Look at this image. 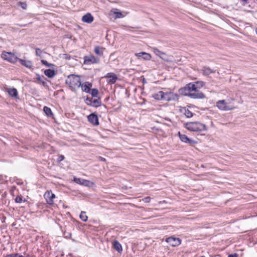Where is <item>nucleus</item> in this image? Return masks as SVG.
<instances>
[{
    "label": "nucleus",
    "instance_id": "2f4dec72",
    "mask_svg": "<svg viewBox=\"0 0 257 257\" xmlns=\"http://www.w3.org/2000/svg\"><path fill=\"white\" fill-rule=\"evenodd\" d=\"M5 257H23L22 255H21L20 253H12L10 254H7Z\"/></svg>",
    "mask_w": 257,
    "mask_h": 257
},
{
    "label": "nucleus",
    "instance_id": "1a4fd4ad",
    "mask_svg": "<svg viewBox=\"0 0 257 257\" xmlns=\"http://www.w3.org/2000/svg\"><path fill=\"white\" fill-rule=\"evenodd\" d=\"M179 96L177 94L172 92H164V100L171 101L178 100Z\"/></svg>",
    "mask_w": 257,
    "mask_h": 257
},
{
    "label": "nucleus",
    "instance_id": "393cba45",
    "mask_svg": "<svg viewBox=\"0 0 257 257\" xmlns=\"http://www.w3.org/2000/svg\"><path fill=\"white\" fill-rule=\"evenodd\" d=\"M43 110L47 115V116L49 117H50L53 115V113L51 111V109L47 106H44L43 108Z\"/></svg>",
    "mask_w": 257,
    "mask_h": 257
},
{
    "label": "nucleus",
    "instance_id": "bb28decb",
    "mask_svg": "<svg viewBox=\"0 0 257 257\" xmlns=\"http://www.w3.org/2000/svg\"><path fill=\"white\" fill-rule=\"evenodd\" d=\"M80 218L84 222H86L87 220L88 217L86 215V212L84 211H81L80 214Z\"/></svg>",
    "mask_w": 257,
    "mask_h": 257
},
{
    "label": "nucleus",
    "instance_id": "6ab92c4d",
    "mask_svg": "<svg viewBox=\"0 0 257 257\" xmlns=\"http://www.w3.org/2000/svg\"><path fill=\"white\" fill-rule=\"evenodd\" d=\"M105 50V48L100 47V46H95L94 49V53L99 56H102L103 55V52Z\"/></svg>",
    "mask_w": 257,
    "mask_h": 257
},
{
    "label": "nucleus",
    "instance_id": "c9c22d12",
    "mask_svg": "<svg viewBox=\"0 0 257 257\" xmlns=\"http://www.w3.org/2000/svg\"><path fill=\"white\" fill-rule=\"evenodd\" d=\"M114 13L115 14V17L117 18H121L123 17V15L121 12H114Z\"/></svg>",
    "mask_w": 257,
    "mask_h": 257
},
{
    "label": "nucleus",
    "instance_id": "49530a36",
    "mask_svg": "<svg viewBox=\"0 0 257 257\" xmlns=\"http://www.w3.org/2000/svg\"><path fill=\"white\" fill-rule=\"evenodd\" d=\"M255 32H256V34H257V28H256V30H255Z\"/></svg>",
    "mask_w": 257,
    "mask_h": 257
},
{
    "label": "nucleus",
    "instance_id": "9b49d317",
    "mask_svg": "<svg viewBox=\"0 0 257 257\" xmlns=\"http://www.w3.org/2000/svg\"><path fill=\"white\" fill-rule=\"evenodd\" d=\"M88 121L92 123L94 125H99V121L98 118L95 113H92L90 114H89L88 116Z\"/></svg>",
    "mask_w": 257,
    "mask_h": 257
},
{
    "label": "nucleus",
    "instance_id": "a878e982",
    "mask_svg": "<svg viewBox=\"0 0 257 257\" xmlns=\"http://www.w3.org/2000/svg\"><path fill=\"white\" fill-rule=\"evenodd\" d=\"M136 55L139 57H141L143 55H145L146 57L144 58V59L146 60L149 59L151 58V55L149 54H148L145 52H141L137 54Z\"/></svg>",
    "mask_w": 257,
    "mask_h": 257
},
{
    "label": "nucleus",
    "instance_id": "72a5a7b5",
    "mask_svg": "<svg viewBox=\"0 0 257 257\" xmlns=\"http://www.w3.org/2000/svg\"><path fill=\"white\" fill-rule=\"evenodd\" d=\"M85 101L87 105L91 106L92 103L93 98L87 97V98L85 99Z\"/></svg>",
    "mask_w": 257,
    "mask_h": 257
},
{
    "label": "nucleus",
    "instance_id": "b1692460",
    "mask_svg": "<svg viewBox=\"0 0 257 257\" xmlns=\"http://www.w3.org/2000/svg\"><path fill=\"white\" fill-rule=\"evenodd\" d=\"M102 104L100 98L98 99H93L92 104L91 106L95 107L100 106Z\"/></svg>",
    "mask_w": 257,
    "mask_h": 257
},
{
    "label": "nucleus",
    "instance_id": "a19ab883",
    "mask_svg": "<svg viewBox=\"0 0 257 257\" xmlns=\"http://www.w3.org/2000/svg\"><path fill=\"white\" fill-rule=\"evenodd\" d=\"M64 58L66 59V60H70V58H71V56L67 54H64Z\"/></svg>",
    "mask_w": 257,
    "mask_h": 257
},
{
    "label": "nucleus",
    "instance_id": "f704fd0d",
    "mask_svg": "<svg viewBox=\"0 0 257 257\" xmlns=\"http://www.w3.org/2000/svg\"><path fill=\"white\" fill-rule=\"evenodd\" d=\"M71 233L69 232H67L66 231H65L64 232V235L65 236V237L67 238H71Z\"/></svg>",
    "mask_w": 257,
    "mask_h": 257
},
{
    "label": "nucleus",
    "instance_id": "2eb2a0df",
    "mask_svg": "<svg viewBox=\"0 0 257 257\" xmlns=\"http://www.w3.org/2000/svg\"><path fill=\"white\" fill-rule=\"evenodd\" d=\"M94 20V18L90 13H87L82 18V21L87 24L91 23Z\"/></svg>",
    "mask_w": 257,
    "mask_h": 257
},
{
    "label": "nucleus",
    "instance_id": "412c9836",
    "mask_svg": "<svg viewBox=\"0 0 257 257\" xmlns=\"http://www.w3.org/2000/svg\"><path fill=\"white\" fill-rule=\"evenodd\" d=\"M164 92L162 91H159L157 93H154L152 95V97L158 100H164Z\"/></svg>",
    "mask_w": 257,
    "mask_h": 257
},
{
    "label": "nucleus",
    "instance_id": "5701e85b",
    "mask_svg": "<svg viewBox=\"0 0 257 257\" xmlns=\"http://www.w3.org/2000/svg\"><path fill=\"white\" fill-rule=\"evenodd\" d=\"M44 74L49 78H52L56 75V72L53 69H46L44 71Z\"/></svg>",
    "mask_w": 257,
    "mask_h": 257
},
{
    "label": "nucleus",
    "instance_id": "4c0bfd02",
    "mask_svg": "<svg viewBox=\"0 0 257 257\" xmlns=\"http://www.w3.org/2000/svg\"><path fill=\"white\" fill-rule=\"evenodd\" d=\"M143 201L145 203H149L151 201L150 197H146L143 199Z\"/></svg>",
    "mask_w": 257,
    "mask_h": 257
},
{
    "label": "nucleus",
    "instance_id": "0eeeda50",
    "mask_svg": "<svg viewBox=\"0 0 257 257\" xmlns=\"http://www.w3.org/2000/svg\"><path fill=\"white\" fill-rule=\"evenodd\" d=\"M44 197L47 204L53 205L54 204L53 199L56 197V196L51 190H48L44 193Z\"/></svg>",
    "mask_w": 257,
    "mask_h": 257
},
{
    "label": "nucleus",
    "instance_id": "c756f323",
    "mask_svg": "<svg viewBox=\"0 0 257 257\" xmlns=\"http://www.w3.org/2000/svg\"><path fill=\"white\" fill-rule=\"evenodd\" d=\"M90 93H91L92 97H97V95L99 93V91L97 89L93 88L91 89V92H90Z\"/></svg>",
    "mask_w": 257,
    "mask_h": 257
},
{
    "label": "nucleus",
    "instance_id": "cd10ccee",
    "mask_svg": "<svg viewBox=\"0 0 257 257\" xmlns=\"http://www.w3.org/2000/svg\"><path fill=\"white\" fill-rule=\"evenodd\" d=\"M184 114L186 115L187 117L190 118L193 116V113L188 109H186L185 108H184Z\"/></svg>",
    "mask_w": 257,
    "mask_h": 257
},
{
    "label": "nucleus",
    "instance_id": "7c9ffc66",
    "mask_svg": "<svg viewBox=\"0 0 257 257\" xmlns=\"http://www.w3.org/2000/svg\"><path fill=\"white\" fill-rule=\"evenodd\" d=\"M18 5L20 6L23 10H26L27 7V4L26 2H19L18 3Z\"/></svg>",
    "mask_w": 257,
    "mask_h": 257
},
{
    "label": "nucleus",
    "instance_id": "f257e3e1",
    "mask_svg": "<svg viewBox=\"0 0 257 257\" xmlns=\"http://www.w3.org/2000/svg\"><path fill=\"white\" fill-rule=\"evenodd\" d=\"M194 85L192 83H188L185 87L179 89L180 94L184 96H188L193 99H202L205 98V96L202 92H194Z\"/></svg>",
    "mask_w": 257,
    "mask_h": 257
},
{
    "label": "nucleus",
    "instance_id": "f8f14e48",
    "mask_svg": "<svg viewBox=\"0 0 257 257\" xmlns=\"http://www.w3.org/2000/svg\"><path fill=\"white\" fill-rule=\"evenodd\" d=\"M106 77L107 79V82L110 84L115 83L117 80V75L113 73H107Z\"/></svg>",
    "mask_w": 257,
    "mask_h": 257
},
{
    "label": "nucleus",
    "instance_id": "09e8293b",
    "mask_svg": "<svg viewBox=\"0 0 257 257\" xmlns=\"http://www.w3.org/2000/svg\"><path fill=\"white\" fill-rule=\"evenodd\" d=\"M201 257H205V256H201Z\"/></svg>",
    "mask_w": 257,
    "mask_h": 257
},
{
    "label": "nucleus",
    "instance_id": "79ce46f5",
    "mask_svg": "<svg viewBox=\"0 0 257 257\" xmlns=\"http://www.w3.org/2000/svg\"><path fill=\"white\" fill-rule=\"evenodd\" d=\"M228 257H238V254L234 253L233 254H229Z\"/></svg>",
    "mask_w": 257,
    "mask_h": 257
},
{
    "label": "nucleus",
    "instance_id": "37998d69",
    "mask_svg": "<svg viewBox=\"0 0 257 257\" xmlns=\"http://www.w3.org/2000/svg\"><path fill=\"white\" fill-rule=\"evenodd\" d=\"M240 2L242 3L243 5H246L248 3V0H238Z\"/></svg>",
    "mask_w": 257,
    "mask_h": 257
},
{
    "label": "nucleus",
    "instance_id": "f3484780",
    "mask_svg": "<svg viewBox=\"0 0 257 257\" xmlns=\"http://www.w3.org/2000/svg\"><path fill=\"white\" fill-rule=\"evenodd\" d=\"M113 248L115 249L118 253H121L122 251V248L121 244L116 240L112 242Z\"/></svg>",
    "mask_w": 257,
    "mask_h": 257
},
{
    "label": "nucleus",
    "instance_id": "7ed1b4c3",
    "mask_svg": "<svg viewBox=\"0 0 257 257\" xmlns=\"http://www.w3.org/2000/svg\"><path fill=\"white\" fill-rule=\"evenodd\" d=\"M186 128L193 132H202L206 130L205 124L199 122H190L186 123Z\"/></svg>",
    "mask_w": 257,
    "mask_h": 257
},
{
    "label": "nucleus",
    "instance_id": "dca6fc26",
    "mask_svg": "<svg viewBox=\"0 0 257 257\" xmlns=\"http://www.w3.org/2000/svg\"><path fill=\"white\" fill-rule=\"evenodd\" d=\"M216 106L220 110H227L230 109V108L227 106L226 103L224 100H219L217 102Z\"/></svg>",
    "mask_w": 257,
    "mask_h": 257
},
{
    "label": "nucleus",
    "instance_id": "4468645a",
    "mask_svg": "<svg viewBox=\"0 0 257 257\" xmlns=\"http://www.w3.org/2000/svg\"><path fill=\"white\" fill-rule=\"evenodd\" d=\"M190 83H192V85H194V87L195 89L193 90L194 92H201L198 90V89L202 87L205 85V83L202 81L191 82Z\"/></svg>",
    "mask_w": 257,
    "mask_h": 257
},
{
    "label": "nucleus",
    "instance_id": "58836bf2",
    "mask_svg": "<svg viewBox=\"0 0 257 257\" xmlns=\"http://www.w3.org/2000/svg\"><path fill=\"white\" fill-rule=\"evenodd\" d=\"M41 52H42V51L40 49H39V48L36 49V54L37 56H40Z\"/></svg>",
    "mask_w": 257,
    "mask_h": 257
},
{
    "label": "nucleus",
    "instance_id": "a18cd8bd",
    "mask_svg": "<svg viewBox=\"0 0 257 257\" xmlns=\"http://www.w3.org/2000/svg\"><path fill=\"white\" fill-rule=\"evenodd\" d=\"M23 257H31V256H30V255H26V256H23Z\"/></svg>",
    "mask_w": 257,
    "mask_h": 257
},
{
    "label": "nucleus",
    "instance_id": "9d476101",
    "mask_svg": "<svg viewBox=\"0 0 257 257\" xmlns=\"http://www.w3.org/2000/svg\"><path fill=\"white\" fill-rule=\"evenodd\" d=\"M178 135L180 140L184 143L189 144L191 146H193L194 144L197 143V142L194 140L190 139L187 136L184 134H181L180 132L178 133Z\"/></svg>",
    "mask_w": 257,
    "mask_h": 257
},
{
    "label": "nucleus",
    "instance_id": "423d86ee",
    "mask_svg": "<svg viewBox=\"0 0 257 257\" xmlns=\"http://www.w3.org/2000/svg\"><path fill=\"white\" fill-rule=\"evenodd\" d=\"M73 181L78 184H80L87 187H91L94 185V183L92 181L79 178H77L76 177H73Z\"/></svg>",
    "mask_w": 257,
    "mask_h": 257
},
{
    "label": "nucleus",
    "instance_id": "c03bdc74",
    "mask_svg": "<svg viewBox=\"0 0 257 257\" xmlns=\"http://www.w3.org/2000/svg\"><path fill=\"white\" fill-rule=\"evenodd\" d=\"M99 160L100 161H102V162H105L106 161V159L104 158H103L102 157H99Z\"/></svg>",
    "mask_w": 257,
    "mask_h": 257
},
{
    "label": "nucleus",
    "instance_id": "ea45409f",
    "mask_svg": "<svg viewBox=\"0 0 257 257\" xmlns=\"http://www.w3.org/2000/svg\"><path fill=\"white\" fill-rule=\"evenodd\" d=\"M64 159V156L63 155H61L58 156L57 161L58 162H60L62 161H63Z\"/></svg>",
    "mask_w": 257,
    "mask_h": 257
},
{
    "label": "nucleus",
    "instance_id": "39448f33",
    "mask_svg": "<svg viewBox=\"0 0 257 257\" xmlns=\"http://www.w3.org/2000/svg\"><path fill=\"white\" fill-rule=\"evenodd\" d=\"M100 59L95 57L93 55H90L89 56H85L84 57V64L89 65L92 64H97L99 63Z\"/></svg>",
    "mask_w": 257,
    "mask_h": 257
},
{
    "label": "nucleus",
    "instance_id": "e433bc0d",
    "mask_svg": "<svg viewBox=\"0 0 257 257\" xmlns=\"http://www.w3.org/2000/svg\"><path fill=\"white\" fill-rule=\"evenodd\" d=\"M37 80H38V81H40L41 82V83L42 84V85H43V86H45L46 85V83L45 81H43V80L41 79V77L40 76V75H38V77H37Z\"/></svg>",
    "mask_w": 257,
    "mask_h": 257
},
{
    "label": "nucleus",
    "instance_id": "ddd939ff",
    "mask_svg": "<svg viewBox=\"0 0 257 257\" xmlns=\"http://www.w3.org/2000/svg\"><path fill=\"white\" fill-rule=\"evenodd\" d=\"M80 87L82 91L86 93H90L91 91V87H92V84L89 82H85L82 84L81 83Z\"/></svg>",
    "mask_w": 257,
    "mask_h": 257
},
{
    "label": "nucleus",
    "instance_id": "20e7f679",
    "mask_svg": "<svg viewBox=\"0 0 257 257\" xmlns=\"http://www.w3.org/2000/svg\"><path fill=\"white\" fill-rule=\"evenodd\" d=\"M2 58L11 63H15L18 61V58L12 52L3 51L1 55Z\"/></svg>",
    "mask_w": 257,
    "mask_h": 257
},
{
    "label": "nucleus",
    "instance_id": "a211bd4d",
    "mask_svg": "<svg viewBox=\"0 0 257 257\" xmlns=\"http://www.w3.org/2000/svg\"><path fill=\"white\" fill-rule=\"evenodd\" d=\"M18 61L20 62L22 65L28 68H31L33 66L32 63L31 61L27 60L25 59H19Z\"/></svg>",
    "mask_w": 257,
    "mask_h": 257
},
{
    "label": "nucleus",
    "instance_id": "aec40b11",
    "mask_svg": "<svg viewBox=\"0 0 257 257\" xmlns=\"http://www.w3.org/2000/svg\"><path fill=\"white\" fill-rule=\"evenodd\" d=\"M203 74L205 76H208L211 73H214L216 70L211 69L209 67L204 66L202 69Z\"/></svg>",
    "mask_w": 257,
    "mask_h": 257
},
{
    "label": "nucleus",
    "instance_id": "473e14b6",
    "mask_svg": "<svg viewBox=\"0 0 257 257\" xmlns=\"http://www.w3.org/2000/svg\"><path fill=\"white\" fill-rule=\"evenodd\" d=\"M41 63L43 65H45V66H46L47 67H52V66H54L53 64L48 63L47 61H46L45 60H41Z\"/></svg>",
    "mask_w": 257,
    "mask_h": 257
},
{
    "label": "nucleus",
    "instance_id": "6e6552de",
    "mask_svg": "<svg viewBox=\"0 0 257 257\" xmlns=\"http://www.w3.org/2000/svg\"><path fill=\"white\" fill-rule=\"evenodd\" d=\"M166 241L172 246H177L181 243V239L178 237L171 236L166 239Z\"/></svg>",
    "mask_w": 257,
    "mask_h": 257
},
{
    "label": "nucleus",
    "instance_id": "f03ea898",
    "mask_svg": "<svg viewBox=\"0 0 257 257\" xmlns=\"http://www.w3.org/2000/svg\"><path fill=\"white\" fill-rule=\"evenodd\" d=\"M81 78L79 75L75 74L69 75L65 80L66 84L68 85L72 90H76L81 85Z\"/></svg>",
    "mask_w": 257,
    "mask_h": 257
},
{
    "label": "nucleus",
    "instance_id": "de8ad7c7",
    "mask_svg": "<svg viewBox=\"0 0 257 257\" xmlns=\"http://www.w3.org/2000/svg\"><path fill=\"white\" fill-rule=\"evenodd\" d=\"M145 81V79H144L143 82H144Z\"/></svg>",
    "mask_w": 257,
    "mask_h": 257
},
{
    "label": "nucleus",
    "instance_id": "4be33fe9",
    "mask_svg": "<svg viewBox=\"0 0 257 257\" xmlns=\"http://www.w3.org/2000/svg\"><path fill=\"white\" fill-rule=\"evenodd\" d=\"M8 92L11 96L16 98H18V91L16 88H9L8 90Z\"/></svg>",
    "mask_w": 257,
    "mask_h": 257
},
{
    "label": "nucleus",
    "instance_id": "c85d7f7f",
    "mask_svg": "<svg viewBox=\"0 0 257 257\" xmlns=\"http://www.w3.org/2000/svg\"><path fill=\"white\" fill-rule=\"evenodd\" d=\"M15 201L16 203H22L23 201L25 202L26 201V200L25 199H23V197L22 196H17L15 199Z\"/></svg>",
    "mask_w": 257,
    "mask_h": 257
}]
</instances>
